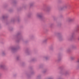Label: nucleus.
<instances>
[{"mask_svg": "<svg viewBox=\"0 0 79 79\" xmlns=\"http://www.w3.org/2000/svg\"><path fill=\"white\" fill-rule=\"evenodd\" d=\"M77 29V31H79V25H78L76 27Z\"/></svg>", "mask_w": 79, "mask_h": 79, "instance_id": "1", "label": "nucleus"}, {"mask_svg": "<svg viewBox=\"0 0 79 79\" xmlns=\"http://www.w3.org/2000/svg\"><path fill=\"white\" fill-rule=\"evenodd\" d=\"M78 40L79 41V37L78 38Z\"/></svg>", "mask_w": 79, "mask_h": 79, "instance_id": "3", "label": "nucleus"}, {"mask_svg": "<svg viewBox=\"0 0 79 79\" xmlns=\"http://www.w3.org/2000/svg\"><path fill=\"white\" fill-rule=\"evenodd\" d=\"M77 62L78 63H79V59H78L77 60Z\"/></svg>", "mask_w": 79, "mask_h": 79, "instance_id": "2", "label": "nucleus"}, {"mask_svg": "<svg viewBox=\"0 0 79 79\" xmlns=\"http://www.w3.org/2000/svg\"><path fill=\"white\" fill-rule=\"evenodd\" d=\"M39 16V17H40V16Z\"/></svg>", "mask_w": 79, "mask_h": 79, "instance_id": "4", "label": "nucleus"}]
</instances>
